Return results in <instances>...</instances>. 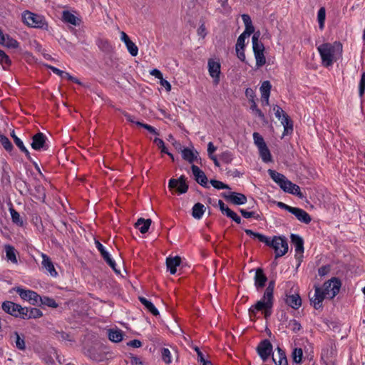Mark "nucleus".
<instances>
[{
  "label": "nucleus",
  "mask_w": 365,
  "mask_h": 365,
  "mask_svg": "<svg viewBox=\"0 0 365 365\" xmlns=\"http://www.w3.org/2000/svg\"><path fill=\"white\" fill-rule=\"evenodd\" d=\"M274 284V281H270L265 289L262 298L249 309V316L252 321H255L258 318V312H262L267 308L272 309Z\"/></svg>",
  "instance_id": "1"
},
{
  "label": "nucleus",
  "mask_w": 365,
  "mask_h": 365,
  "mask_svg": "<svg viewBox=\"0 0 365 365\" xmlns=\"http://www.w3.org/2000/svg\"><path fill=\"white\" fill-rule=\"evenodd\" d=\"M335 47L341 52L342 51V44L339 41H335L334 44L324 43L318 46L317 50L320 54L322 64L325 67L332 66Z\"/></svg>",
  "instance_id": "2"
},
{
  "label": "nucleus",
  "mask_w": 365,
  "mask_h": 365,
  "mask_svg": "<svg viewBox=\"0 0 365 365\" xmlns=\"http://www.w3.org/2000/svg\"><path fill=\"white\" fill-rule=\"evenodd\" d=\"M24 22L29 26L43 29L47 26L45 18L39 14H34L29 11H25L22 14Z\"/></svg>",
  "instance_id": "3"
},
{
  "label": "nucleus",
  "mask_w": 365,
  "mask_h": 365,
  "mask_svg": "<svg viewBox=\"0 0 365 365\" xmlns=\"http://www.w3.org/2000/svg\"><path fill=\"white\" fill-rule=\"evenodd\" d=\"M271 241L272 245H269L274 250L275 259L284 256L288 252V242L284 236H274Z\"/></svg>",
  "instance_id": "4"
},
{
  "label": "nucleus",
  "mask_w": 365,
  "mask_h": 365,
  "mask_svg": "<svg viewBox=\"0 0 365 365\" xmlns=\"http://www.w3.org/2000/svg\"><path fill=\"white\" fill-rule=\"evenodd\" d=\"M106 349V346L100 344H96L89 348L86 351V354L93 361L101 362L107 359V354L108 352Z\"/></svg>",
  "instance_id": "5"
},
{
  "label": "nucleus",
  "mask_w": 365,
  "mask_h": 365,
  "mask_svg": "<svg viewBox=\"0 0 365 365\" xmlns=\"http://www.w3.org/2000/svg\"><path fill=\"white\" fill-rule=\"evenodd\" d=\"M341 286V281L336 277H332L324 283L322 289L327 298L333 299L339 292Z\"/></svg>",
  "instance_id": "6"
},
{
  "label": "nucleus",
  "mask_w": 365,
  "mask_h": 365,
  "mask_svg": "<svg viewBox=\"0 0 365 365\" xmlns=\"http://www.w3.org/2000/svg\"><path fill=\"white\" fill-rule=\"evenodd\" d=\"M207 68L210 76L213 79L214 85L217 86L220 81L221 65L219 61L213 58H209L207 61Z\"/></svg>",
  "instance_id": "7"
},
{
  "label": "nucleus",
  "mask_w": 365,
  "mask_h": 365,
  "mask_svg": "<svg viewBox=\"0 0 365 365\" xmlns=\"http://www.w3.org/2000/svg\"><path fill=\"white\" fill-rule=\"evenodd\" d=\"M2 309L7 314L22 319V309L24 307L11 301H5L1 304Z\"/></svg>",
  "instance_id": "8"
},
{
  "label": "nucleus",
  "mask_w": 365,
  "mask_h": 365,
  "mask_svg": "<svg viewBox=\"0 0 365 365\" xmlns=\"http://www.w3.org/2000/svg\"><path fill=\"white\" fill-rule=\"evenodd\" d=\"M16 291L22 299L28 301L31 304L36 305L39 304L40 295L36 292L21 287H17Z\"/></svg>",
  "instance_id": "9"
},
{
  "label": "nucleus",
  "mask_w": 365,
  "mask_h": 365,
  "mask_svg": "<svg viewBox=\"0 0 365 365\" xmlns=\"http://www.w3.org/2000/svg\"><path fill=\"white\" fill-rule=\"evenodd\" d=\"M272 344L268 339H264L257 346V352L263 361L267 360L272 353Z\"/></svg>",
  "instance_id": "10"
},
{
  "label": "nucleus",
  "mask_w": 365,
  "mask_h": 365,
  "mask_svg": "<svg viewBox=\"0 0 365 365\" xmlns=\"http://www.w3.org/2000/svg\"><path fill=\"white\" fill-rule=\"evenodd\" d=\"M311 304L313 305L315 309H319L322 307V302L327 295L322 291V288L318 286H314V294L312 297L309 295Z\"/></svg>",
  "instance_id": "11"
},
{
  "label": "nucleus",
  "mask_w": 365,
  "mask_h": 365,
  "mask_svg": "<svg viewBox=\"0 0 365 365\" xmlns=\"http://www.w3.org/2000/svg\"><path fill=\"white\" fill-rule=\"evenodd\" d=\"M46 136L41 132L37 133L32 137L31 148L35 150H46L48 147L46 144Z\"/></svg>",
  "instance_id": "12"
},
{
  "label": "nucleus",
  "mask_w": 365,
  "mask_h": 365,
  "mask_svg": "<svg viewBox=\"0 0 365 365\" xmlns=\"http://www.w3.org/2000/svg\"><path fill=\"white\" fill-rule=\"evenodd\" d=\"M168 187L170 189L175 188L180 194L185 193L188 190L185 177L181 175L178 179L171 178L168 182Z\"/></svg>",
  "instance_id": "13"
},
{
  "label": "nucleus",
  "mask_w": 365,
  "mask_h": 365,
  "mask_svg": "<svg viewBox=\"0 0 365 365\" xmlns=\"http://www.w3.org/2000/svg\"><path fill=\"white\" fill-rule=\"evenodd\" d=\"M222 196L227 201L232 202L236 205H244L247 202V197L242 194L235 192H231L229 193L223 192Z\"/></svg>",
  "instance_id": "14"
},
{
  "label": "nucleus",
  "mask_w": 365,
  "mask_h": 365,
  "mask_svg": "<svg viewBox=\"0 0 365 365\" xmlns=\"http://www.w3.org/2000/svg\"><path fill=\"white\" fill-rule=\"evenodd\" d=\"M192 172L194 175L195 180L201 186L204 187H209L208 180L205 173L201 170L197 165H192L191 166Z\"/></svg>",
  "instance_id": "15"
},
{
  "label": "nucleus",
  "mask_w": 365,
  "mask_h": 365,
  "mask_svg": "<svg viewBox=\"0 0 365 365\" xmlns=\"http://www.w3.org/2000/svg\"><path fill=\"white\" fill-rule=\"evenodd\" d=\"M255 286L257 291H259L265 287L267 281V277L264 274V271L262 268H257L255 271V275L254 277Z\"/></svg>",
  "instance_id": "16"
},
{
  "label": "nucleus",
  "mask_w": 365,
  "mask_h": 365,
  "mask_svg": "<svg viewBox=\"0 0 365 365\" xmlns=\"http://www.w3.org/2000/svg\"><path fill=\"white\" fill-rule=\"evenodd\" d=\"M22 309V319H38L42 317V312L35 307H24Z\"/></svg>",
  "instance_id": "17"
},
{
  "label": "nucleus",
  "mask_w": 365,
  "mask_h": 365,
  "mask_svg": "<svg viewBox=\"0 0 365 365\" xmlns=\"http://www.w3.org/2000/svg\"><path fill=\"white\" fill-rule=\"evenodd\" d=\"M291 213L294 215L299 221L304 224H309L312 221V217L309 214L302 208L294 207Z\"/></svg>",
  "instance_id": "18"
},
{
  "label": "nucleus",
  "mask_w": 365,
  "mask_h": 365,
  "mask_svg": "<svg viewBox=\"0 0 365 365\" xmlns=\"http://www.w3.org/2000/svg\"><path fill=\"white\" fill-rule=\"evenodd\" d=\"M42 257V267L44 268L52 277H56L58 272H56L53 264L50 257L44 253L41 254Z\"/></svg>",
  "instance_id": "19"
},
{
  "label": "nucleus",
  "mask_w": 365,
  "mask_h": 365,
  "mask_svg": "<svg viewBox=\"0 0 365 365\" xmlns=\"http://www.w3.org/2000/svg\"><path fill=\"white\" fill-rule=\"evenodd\" d=\"M0 43L10 48H17L19 46V42L7 34H4L0 29Z\"/></svg>",
  "instance_id": "20"
},
{
  "label": "nucleus",
  "mask_w": 365,
  "mask_h": 365,
  "mask_svg": "<svg viewBox=\"0 0 365 365\" xmlns=\"http://www.w3.org/2000/svg\"><path fill=\"white\" fill-rule=\"evenodd\" d=\"M285 303L294 309H298L302 305V299L298 294H286Z\"/></svg>",
  "instance_id": "21"
},
{
  "label": "nucleus",
  "mask_w": 365,
  "mask_h": 365,
  "mask_svg": "<svg viewBox=\"0 0 365 365\" xmlns=\"http://www.w3.org/2000/svg\"><path fill=\"white\" fill-rule=\"evenodd\" d=\"M245 232L252 238L257 239L259 242L264 243L267 246L272 245L273 241H271L272 239H270V237H268L259 232H255L252 230L249 229H245Z\"/></svg>",
  "instance_id": "22"
},
{
  "label": "nucleus",
  "mask_w": 365,
  "mask_h": 365,
  "mask_svg": "<svg viewBox=\"0 0 365 365\" xmlns=\"http://www.w3.org/2000/svg\"><path fill=\"white\" fill-rule=\"evenodd\" d=\"M181 154L183 160L187 161L190 163H192L197 159L198 152L193 148H184L181 150Z\"/></svg>",
  "instance_id": "23"
},
{
  "label": "nucleus",
  "mask_w": 365,
  "mask_h": 365,
  "mask_svg": "<svg viewBox=\"0 0 365 365\" xmlns=\"http://www.w3.org/2000/svg\"><path fill=\"white\" fill-rule=\"evenodd\" d=\"M181 258L178 256L174 257H168L166 259V266L168 270L171 274H175L177 272V267L180 266Z\"/></svg>",
  "instance_id": "24"
},
{
  "label": "nucleus",
  "mask_w": 365,
  "mask_h": 365,
  "mask_svg": "<svg viewBox=\"0 0 365 365\" xmlns=\"http://www.w3.org/2000/svg\"><path fill=\"white\" fill-rule=\"evenodd\" d=\"M291 242L294 246V250L297 253L304 252V240L299 235L291 234Z\"/></svg>",
  "instance_id": "25"
},
{
  "label": "nucleus",
  "mask_w": 365,
  "mask_h": 365,
  "mask_svg": "<svg viewBox=\"0 0 365 365\" xmlns=\"http://www.w3.org/2000/svg\"><path fill=\"white\" fill-rule=\"evenodd\" d=\"M152 223L151 219L139 218L135 223V227L139 230L142 234L146 233Z\"/></svg>",
  "instance_id": "26"
},
{
  "label": "nucleus",
  "mask_w": 365,
  "mask_h": 365,
  "mask_svg": "<svg viewBox=\"0 0 365 365\" xmlns=\"http://www.w3.org/2000/svg\"><path fill=\"white\" fill-rule=\"evenodd\" d=\"M4 250L6 252V257L8 261L11 262L14 264L18 263V259L16 257V250L14 246L10 245H6L4 246Z\"/></svg>",
  "instance_id": "27"
},
{
  "label": "nucleus",
  "mask_w": 365,
  "mask_h": 365,
  "mask_svg": "<svg viewBox=\"0 0 365 365\" xmlns=\"http://www.w3.org/2000/svg\"><path fill=\"white\" fill-rule=\"evenodd\" d=\"M13 341L15 343L16 347L21 351L25 350L26 344H25V337L24 335H20L17 331H15L13 335L11 336Z\"/></svg>",
  "instance_id": "28"
},
{
  "label": "nucleus",
  "mask_w": 365,
  "mask_h": 365,
  "mask_svg": "<svg viewBox=\"0 0 365 365\" xmlns=\"http://www.w3.org/2000/svg\"><path fill=\"white\" fill-rule=\"evenodd\" d=\"M11 136L12 137L14 141V143L16 145V146L19 148V150L23 152L25 155L26 156V158L29 159V160H31V155H30V153L29 151L28 150V149L25 147L23 141L19 138H18L16 134H15V132L14 130H13L11 133Z\"/></svg>",
  "instance_id": "29"
},
{
  "label": "nucleus",
  "mask_w": 365,
  "mask_h": 365,
  "mask_svg": "<svg viewBox=\"0 0 365 365\" xmlns=\"http://www.w3.org/2000/svg\"><path fill=\"white\" fill-rule=\"evenodd\" d=\"M281 123L284 126L283 135H288L293 131V123L288 115H284L282 118Z\"/></svg>",
  "instance_id": "30"
},
{
  "label": "nucleus",
  "mask_w": 365,
  "mask_h": 365,
  "mask_svg": "<svg viewBox=\"0 0 365 365\" xmlns=\"http://www.w3.org/2000/svg\"><path fill=\"white\" fill-rule=\"evenodd\" d=\"M205 211V207L200 202L194 205L192 210V215L194 218L200 220L202 217Z\"/></svg>",
  "instance_id": "31"
},
{
  "label": "nucleus",
  "mask_w": 365,
  "mask_h": 365,
  "mask_svg": "<svg viewBox=\"0 0 365 365\" xmlns=\"http://www.w3.org/2000/svg\"><path fill=\"white\" fill-rule=\"evenodd\" d=\"M139 300L153 315H159V312L158 309L150 301H149L148 299L143 297H139Z\"/></svg>",
  "instance_id": "32"
},
{
  "label": "nucleus",
  "mask_w": 365,
  "mask_h": 365,
  "mask_svg": "<svg viewBox=\"0 0 365 365\" xmlns=\"http://www.w3.org/2000/svg\"><path fill=\"white\" fill-rule=\"evenodd\" d=\"M62 19L64 22L71 24L73 26H77L79 24L78 23V18L69 11H63Z\"/></svg>",
  "instance_id": "33"
},
{
  "label": "nucleus",
  "mask_w": 365,
  "mask_h": 365,
  "mask_svg": "<svg viewBox=\"0 0 365 365\" xmlns=\"http://www.w3.org/2000/svg\"><path fill=\"white\" fill-rule=\"evenodd\" d=\"M123 334L120 329H110L108 331V339L113 342H120L123 340Z\"/></svg>",
  "instance_id": "34"
},
{
  "label": "nucleus",
  "mask_w": 365,
  "mask_h": 365,
  "mask_svg": "<svg viewBox=\"0 0 365 365\" xmlns=\"http://www.w3.org/2000/svg\"><path fill=\"white\" fill-rule=\"evenodd\" d=\"M9 212L12 222L19 227H23L24 221L21 219L19 213L13 207L12 205L9 207Z\"/></svg>",
  "instance_id": "35"
},
{
  "label": "nucleus",
  "mask_w": 365,
  "mask_h": 365,
  "mask_svg": "<svg viewBox=\"0 0 365 365\" xmlns=\"http://www.w3.org/2000/svg\"><path fill=\"white\" fill-rule=\"evenodd\" d=\"M258 150H259V155H260L262 160H263V162L268 163V162L272 161V155H271L270 151H269L268 147L267 146V145H265L262 147L258 148Z\"/></svg>",
  "instance_id": "36"
},
{
  "label": "nucleus",
  "mask_w": 365,
  "mask_h": 365,
  "mask_svg": "<svg viewBox=\"0 0 365 365\" xmlns=\"http://www.w3.org/2000/svg\"><path fill=\"white\" fill-rule=\"evenodd\" d=\"M0 64L4 70L8 69L11 65V61L9 56L2 50H0Z\"/></svg>",
  "instance_id": "37"
},
{
  "label": "nucleus",
  "mask_w": 365,
  "mask_h": 365,
  "mask_svg": "<svg viewBox=\"0 0 365 365\" xmlns=\"http://www.w3.org/2000/svg\"><path fill=\"white\" fill-rule=\"evenodd\" d=\"M268 173H269V175H270L271 178L276 183H277L279 186L282 183V182L284 180V179L286 178V177L284 175H282L275 170H273L269 169L268 170Z\"/></svg>",
  "instance_id": "38"
},
{
  "label": "nucleus",
  "mask_w": 365,
  "mask_h": 365,
  "mask_svg": "<svg viewBox=\"0 0 365 365\" xmlns=\"http://www.w3.org/2000/svg\"><path fill=\"white\" fill-rule=\"evenodd\" d=\"M292 360L296 364H302L303 359V351L301 348H294L292 353Z\"/></svg>",
  "instance_id": "39"
},
{
  "label": "nucleus",
  "mask_w": 365,
  "mask_h": 365,
  "mask_svg": "<svg viewBox=\"0 0 365 365\" xmlns=\"http://www.w3.org/2000/svg\"><path fill=\"white\" fill-rule=\"evenodd\" d=\"M252 48L254 53L257 52H264V51L263 43L259 41L258 36H257L256 34H254L252 36Z\"/></svg>",
  "instance_id": "40"
},
{
  "label": "nucleus",
  "mask_w": 365,
  "mask_h": 365,
  "mask_svg": "<svg viewBox=\"0 0 365 365\" xmlns=\"http://www.w3.org/2000/svg\"><path fill=\"white\" fill-rule=\"evenodd\" d=\"M277 351L279 354V360L276 361L274 359H273L274 362L276 365H288L286 354L284 350L279 347H277Z\"/></svg>",
  "instance_id": "41"
},
{
  "label": "nucleus",
  "mask_w": 365,
  "mask_h": 365,
  "mask_svg": "<svg viewBox=\"0 0 365 365\" xmlns=\"http://www.w3.org/2000/svg\"><path fill=\"white\" fill-rule=\"evenodd\" d=\"M39 303L52 308H56L58 307V304L56 301L53 298L48 297L40 296Z\"/></svg>",
  "instance_id": "42"
},
{
  "label": "nucleus",
  "mask_w": 365,
  "mask_h": 365,
  "mask_svg": "<svg viewBox=\"0 0 365 365\" xmlns=\"http://www.w3.org/2000/svg\"><path fill=\"white\" fill-rule=\"evenodd\" d=\"M271 88L272 86L269 81H264V82H262L259 88L261 92V96H264L267 98V96H269Z\"/></svg>",
  "instance_id": "43"
},
{
  "label": "nucleus",
  "mask_w": 365,
  "mask_h": 365,
  "mask_svg": "<svg viewBox=\"0 0 365 365\" xmlns=\"http://www.w3.org/2000/svg\"><path fill=\"white\" fill-rule=\"evenodd\" d=\"M35 192L36 193L34 194V196L36 199L39 200H43L45 199V189L41 185L38 184L35 186Z\"/></svg>",
  "instance_id": "44"
},
{
  "label": "nucleus",
  "mask_w": 365,
  "mask_h": 365,
  "mask_svg": "<svg viewBox=\"0 0 365 365\" xmlns=\"http://www.w3.org/2000/svg\"><path fill=\"white\" fill-rule=\"evenodd\" d=\"M0 142L6 151L11 152L13 150V145L6 136L0 134Z\"/></svg>",
  "instance_id": "45"
},
{
  "label": "nucleus",
  "mask_w": 365,
  "mask_h": 365,
  "mask_svg": "<svg viewBox=\"0 0 365 365\" xmlns=\"http://www.w3.org/2000/svg\"><path fill=\"white\" fill-rule=\"evenodd\" d=\"M256 59V66L257 68L262 67L266 63V58L264 52H257L254 53Z\"/></svg>",
  "instance_id": "46"
},
{
  "label": "nucleus",
  "mask_w": 365,
  "mask_h": 365,
  "mask_svg": "<svg viewBox=\"0 0 365 365\" xmlns=\"http://www.w3.org/2000/svg\"><path fill=\"white\" fill-rule=\"evenodd\" d=\"M326 17V11L324 7L319 9L317 13V19L319 25V28L322 29L324 28V21Z\"/></svg>",
  "instance_id": "47"
},
{
  "label": "nucleus",
  "mask_w": 365,
  "mask_h": 365,
  "mask_svg": "<svg viewBox=\"0 0 365 365\" xmlns=\"http://www.w3.org/2000/svg\"><path fill=\"white\" fill-rule=\"evenodd\" d=\"M162 359L165 364H170L172 362V357L170 351L168 348H163L161 350Z\"/></svg>",
  "instance_id": "48"
},
{
  "label": "nucleus",
  "mask_w": 365,
  "mask_h": 365,
  "mask_svg": "<svg viewBox=\"0 0 365 365\" xmlns=\"http://www.w3.org/2000/svg\"><path fill=\"white\" fill-rule=\"evenodd\" d=\"M253 140L257 148L267 145L266 143L264 142L263 137L257 132H255L253 133Z\"/></svg>",
  "instance_id": "49"
},
{
  "label": "nucleus",
  "mask_w": 365,
  "mask_h": 365,
  "mask_svg": "<svg viewBox=\"0 0 365 365\" xmlns=\"http://www.w3.org/2000/svg\"><path fill=\"white\" fill-rule=\"evenodd\" d=\"M125 46L132 56H136L138 55V48L132 41L126 43Z\"/></svg>",
  "instance_id": "50"
},
{
  "label": "nucleus",
  "mask_w": 365,
  "mask_h": 365,
  "mask_svg": "<svg viewBox=\"0 0 365 365\" xmlns=\"http://www.w3.org/2000/svg\"><path fill=\"white\" fill-rule=\"evenodd\" d=\"M365 91V71H363L359 83V95L363 97Z\"/></svg>",
  "instance_id": "51"
},
{
  "label": "nucleus",
  "mask_w": 365,
  "mask_h": 365,
  "mask_svg": "<svg viewBox=\"0 0 365 365\" xmlns=\"http://www.w3.org/2000/svg\"><path fill=\"white\" fill-rule=\"evenodd\" d=\"M210 184L216 189L221 190V189H230V186L220 180H211Z\"/></svg>",
  "instance_id": "52"
},
{
  "label": "nucleus",
  "mask_w": 365,
  "mask_h": 365,
  "mask_svg": "<svg viewBox=\"0 0 365 365\" xmlns=\"http://www.w3.org/2000/svg\"><path fill=\"white\" fill-rule=\"evenodd\" d=\"M220 158L222 162L228 164L232 162V160L233 159V156H232V154L231 153V152L227 150V151L223 152L220 155Z\"/></svg>",
  "instance_id": "53"
},
{
  "label": "nucleus",
  "mask_w": 365,
  "mask_h": 365,
  "mask_svg": "<svg viewBox=\"0 0 365 365\" xmlns=\"http://www.w3.org/2000/svg\"><path fill=\"white\" fill-rule=\"evenodd\" d=\"M240 212L241 213V215L245 217V218H251V217H253L256 220H259V215L258 214H257L255 212H249V211H247L244 209H240Z\"/></svg>",
  "instance_id": "54"
},
{
  "label": "nucleus",
  "mask_w": 365,
  "mask_h": 365,
  "mask_svg": "<svg viewBox=\"0 0 365 365\" xmlns=\"http://www.w3.org/2000/svg\"><path fill=\"white\" fill-rule=\"evenodd\" d=\"M288 326L291 329V330L294 333L299 331L302 328L300 323L296 319L290 320Z\"/></svg>",
  "instance_id": "55"
},
{
  "label": "nucleus",
  "mask_w": 365,
  "mask_h": 365,
  "mask_svg": "<svg viewBox=\"0 0 365 365\" xmlns=\"http://www.w3.org/2000/svg\"><path fill=\"white\" fill-rule=\"evenodd\" d=\"M95 244H96V248L100 252L103 259L105 258H108V257L110 255V254L106 250L103 245L99 241H96Z\"/></svg>",
  "instance_id": "56"
},
{
  "label": "nucleus",
  "mask_w": 365,
  "mask_h": 365,
  "mask_svg": "<svg viewBox=\"0 0 365 365\" xmlns=\"http://www.w3.org/2000/svg\"><path fill=\"white\" fill-rule=\"evenodd\" d=\"M153 142L158 146V148L161 150V152L163 153H168V150L165 145L164 141L158 138H155L153 140Z\"/></svg>",
  "instance_id": "57"
},
{
  "label": "nucleus",
  "mask_w": 365,
  "mask_h": 365,
  "mask_svg": "<svg viewBox=\"0 0 365 365\" xmlns=\"http://www.w3.org/2000/svg\"><path fill=\"white\" fill-rule=\"evenodd\" d=\"M136 125H139L140 127H143V128L146 129L148 131H149L151 133H153L155 135L159 134L158 132L156 130V129L154 127H153L148 124H145V123H141L140 121H137Z\"/></svg>",
  "instance_id": "58"
},
{
  "label": "nucleus",
  "mask_w": 365,
  "mask_h": 365,
  "mask_svg": "<svg viewBox=\"0 0 365 365\" xmlns=\"http://www.w3.org/2000/svg\"><path fill=\"white\" fill-rule=\"evenodd\" d=\"M245 38H246V36H245V34H241L237 38L235 48L244 49L245 46Z\"/></svg>",
  "instance_id": "59"
},
{
  "label": "nucleus",
  "mask_w": 365,
  "mask_h": 365,
  "mask_svg": "<svg viewBox=\"0 0 365 365\" xmlns=\"http://www.w3.org/2000/svg\"><path fill=\"white\" fill-rule=\"evenodd\" d=\"M292 185L293 183L290 180H287L286 178L279 187L284 192H289Z\"/></svg>",
  "instance_id": "60"
},
{
  "label": "nucleus",
  "mask_w": 365,
  "mask_h": 365,
  "mask_svg": "<svg viewBox=\"0 0 365 365\" xmlns=\"http://www.w3.org/2000/svg\"><path fill=\"white\" fill-rule=\"evenodd\" d=\"M226 216L227 217H230L231 218L233 221H235L236 223L237 224H240L241 223V218L240 216H238L237 215V213H235L234 211H232V210H228Z\"/></svg>",
  "instance_id": "61"
},
{
  "label": "nucleus",
  "mask_w": 365,
  "mask_h": 365,
  "mask_svg": "<svg viewBox=\"0 0 365 365\" xmlns=\"http://www.w3.org/2000/svg\"><path fill=\"white\" fill-rule=\"evenodd\" d=\"M274 110L275 111V116L279 120H282V118H283L284 115H287L281 107L278 106H275L274 107Z\"/></svg>",
  "instance_id": "62"
},
{
  "label": "nucleus",
  "mask_w": 365,
  "mask_h": 365,
  "mask_svg": "<svg viewBox=\"0 0 365 365\" xmlns=\"http://www.w3.org/2000/svg\"><path fill=\"white\" fill-rule=\"evenodd\" d=\"M288 193H290V194H292V195H295L299 196L300 197H302V196L301 190H300V187L297 185L294 184V183L292 185V187L289 190V192Z\"/></svg>",
  "instance_id": "63"
},
{
  "label": "nucleus",
  "mask_w": 365,
  "mask_h": 365,
  "mask_svg": "<svg viewBox=\"0 0 365 365\" xmlns=\"http://www.w3.org/2000/svg\"><path fill=\"white\" fill-rule=\"evenodd\" d=\"M104 260L116 273H120V271L116 269V264L115 261L111 258L110 255H109L108 258H105Z\"/></svg>",
  "instance_id": "64"
}]
</instances>
